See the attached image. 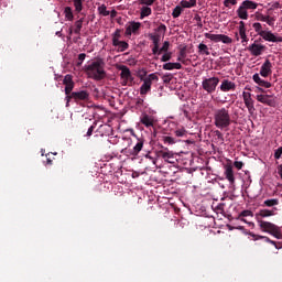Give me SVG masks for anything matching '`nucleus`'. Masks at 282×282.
Segmentation results:
<instances>
[{"mask_svg": "<svg viewBox=\"0 0 282 282\" xmlns=\"http://www.w3.org/2000/svg\"><path fill=\"white\" fill-rule=\"evenodd\" d=\"M241 4L247 10H257V8H259V3L251 0H245Z\"/></svg>", "mask_w": 282, "mask_h": 282, "instance_id": "obj_29", "label": "nucleus"}, {"mask_svg": "<svg viewBox=\"0 0 282 282\" xmlns=\"http://www.w3.org/2000/svg\"><path fill=\"white\" fill-rule=\"evenodd\" d=\"M121 37H122V31L120 29H117L112 33V45H118V43L120 42Z\"/></svg>", "mask_w": 282, "mask_h": 282, "instance_id": "obj_32", "label": "nucleus"}, {"mask_svg": "<svg viewBox=\"0 0 282 282\" xmlns=\"http://www.w3.org/2000/svg\"><path fill=\"white\" fill-rule=\"evenodd\" d=\"M252 28L254 32L263 39V41H268V43H282V36L279 35V33H272V31L263 30V25H261V23L256 22L252 24Z\"/></svg>", "mask_w": 282, "mask_h": 282, "instance_id": "obj_3", "label": "nucleus"}, {"mask_svg": "<svg viewBox=\"0 0 282 282\" xmlns=\"http://www.w3.org/2000/svg\"><path fill=\"white\" fill-rule=\"evenodd\" d=\"M275 210L279 209L276 207L272 209H260L259 213L256 214L257 221H263L262 219H265V217H274V215H276Z\"/></svg>", "mask_w": 282, "mask_h": 282, "instance_id": "obj_8", "label": "nucleus"}, {"mask_svg": "<svg viewBox=\"0 0 282 282\" xmlns=\"http://www.w3.org/2000/svg\"><path fill=\"white\" fill-rule=\"evenodd\" d=\"M156 156L162 158V160H164V162H169V164H173V152L169 151L166 148L165 151H156Z\"/></svg>", "mask_w": 282, "mask_h": 282, "instance_id": "obj_18", "label": "nucleus"}, {"mask_svg": "<svg viewBox=\"0 0 282 282\" xmlns=\"http://www.w3.org/2000/svg\"><path fill=\"white\" fill-rule=\"evenodd\" d=\"M281 155H282V147L278 148V149L274 151V159H275V160H281Z\"/></svg>", "mask_w": 282, "mask_h": 282, "instance_id": "obj_50", "label": "nucleus"}, {"mask_svg": "<svg viewBox=\"0 0 282 282\" xmlns=\"http://www.w3.org/2000/svg\"><path fill=\"white\" fill-rule=\"evenodd\" d=\"M252 79L257 85H260V83L263 80L257 73L252 76Z\"/></svg>", "mask_w": 282, "mask_h": 282, "instance_id": "obj_58", "label": "nucleus"}, {"mask_svg": "<svg viewBox=\"0 0 282 282\" xmlns=\"http://www.w3.org/2000/svg\"><path fill=\"white\" fill-rule=\"evenodd\" d=\"M94 129H96V126H90L89 128H88V131H87V133H86V135L89 138V137H91V134L94 133Z\"/></svg>", "mask_w": 282, "mask_h": 282, "instance_id": "obj_62", "label": "nucleus"}, {"mask_svg": "<svg viewBox=\"0 0 282 282\" xmlns=\"http://www.w3.org/2000/svg\"><path fill=\"white\" fill-rule=\"evenodd\" d=\"M64 15L66 21H74V10H72V7L64 8Z\"/></svg>", "mask_w": 282, "mask_h": 282, "instance_id": "obj_33", "label": "nucleus"}, {"mask_svg": "<svg viewBox=\"0 0 282 282\" xmlns=\"http://www.w3.org/2000/svg\"><path fill=\"white\" fill-rule=\"evenodd\" d=\"M74 28H75L73 30L74 34H80V31L83 30V23L78 22V20H77L74 23Z\"/></svg>", "mask_w": 282, "mask_h": 282, "instance_id": "obj_41", "label": "nucleus"}, {"mask_svg": "<svg viewBox=\"0 0 282 282\" xmlns=\"http://www.w3.org/2000/svg\"><path fill=\"white\" fill-rule=\"evenodd\" d=\"M248 236L252 237V241H259V239H263L265 241V243H271V246H274V248H276V250H281V247H279L276 241L270 239L268 236L256 235L252 231H249Z\"/></svg>", "mask_w": 282, "mask_h": 282, "instance_id": "obj_9", "label": "nucleus"}, {"mask_svg": "<svg viewBox=\"0 0 282 282\" xmlns=\"http://www.w3.org/2000/svg\"><path fill=\"white\" fill-rule=\"evenodd\" d=\"M230 4L231 6H237V0H225L224 1L225 8H230Z\"/></svg>", "mask_w": 282, "mask_h": 282, "instance_id": "obj_52", "label": "nucleus"}, {"mask_svg": "<svg viewBox=\"0 0 282 282\" xmlns=\"http://www.w3.org/2000/svg\"><path fill=\"white\" fill-rule=\"evenodd\" d=\"M86 72L88 78H93V80H102L107 76V73L105 72V61L98 58L86 67Z\"/></svg>", "mask_w": 282, "mask_h": 282, "instance_id": "obj_1", "label": "nucleus"}, {"mask_svg": "<svg viewBox=\"0 0 282 282\" xmlns=\"http://www.w3.org/2000/svg\"><path fill=\"white\" fill-rule=\"evenodd\" d=\"M85 58H87V54L82 53V54L78 55L77 67H80V65H83Z\"/></svg>", "mask_w": 282, "mask_h": 282, "instance_id": "obj_46", "label": "nucleus"}, {"mask_svg": "<svg viewBox=\"0 0 282 282\" xmlns=\"http://www.w3.org/2000/svg\"><path fill=\"white\" fill-rule=\"evenodd\" d=\"M242 98L249 113H254V100H252V94L243 91Z\"/></svg>", "mask_w": 282, "mask_h": 282, "instance_id": "obj_11", "label": "nucleus"}, {"mask_svg": "<svg viewBox=\"0 0 282 282\" xmlns=\"http://www.w3.org/2000/svg\"><path fill=\"white\" fill-rule=\"evenodd\" d=\"M156 32H163V34H166V25L160 24L156 29Z\"/></svg>", "mask_w": 282, "mask_h": 282, "instance_id": "obj_60", "label": "nucleus"}, {"mask_svg": "<svg viewBox=\"0 0 282 282\" xmlns=\"http://www.w3.org/2000/svg\"><path fill=\"white\" fill-rule=\"evenodd\" d=\"M158 0H138L139 6H144L151 8L153 3H155Z\"/></svg>", "mask_w": 282, "mask_h": 282, "instance_id": "obj_40", "label": "nucleus"}, {"mask_svg": "<svg viewBox=\"0 0 282 282\" xmlns=\"http://www.w3.org/2000/svg\"><path fill=\"white\" fill-rule=\"evenodd\" d=\"M164 144H175V139L173 137H162Z\"/></svg>", "mask_w": 282, "mask_h": 282, "instance_id": "obj_43", "label": "nucleus"}, {"mask_svg": "<svg viewBox=\"0 0 282 282\" xmlns=\"http://www.w3.org/2000/svg\"><path fill=\"white\" fill-rule=\"evenodd\" d=\"M272 74V62L270 59H265L260 68V76L263 78H268Z\"/></svg>", "mask_w": 282, "mask_h": 282, "instance_id": "obj_17", "label": "nucleus"}, {"mask_svg": "<svg viewBox=\"0 0 282 282\" xmlns=\"http://www.w3.org/2000/svg\"><path fill=\"white\" fill-rule=\"evenodd\" d=\"M219 85V77H204L202 82V87L206 94H215Z\"/></svg>", "mask_w": 282, "mask_h": 282, "instance_id": "obj_5", "label": "nucleus"}, {"mask_svg": "<svg viewBox=\"0 0 282 282\" xmlns=\"http://www.w3.org/2000/svg\"><path fill=\"white\" fill-rule=\"evenodd\" d=\"M112 45L113 47H118L117 52H127V50H129V43L124 41H119V43Z\"/></svg>", "mask_w": 282, "mask_h": 282, "instance_id": "obj_31", "label": "nucleus"}, {"mask_svg": "<svg viewBox=\"0 0 282 282\" xmlns=\"http://www.w3.org/2000/svg\"><path fill=\"white\" fill-rule=\"evenodd\" d=\"M263 207L274 208V206H279V198H270L263 202Z\"/></svg>", "mask_w": 282, "mask_h": 282, "instance_id": "obj_30", "label": "nucleus"}, {"mask_svg": "<svg viewBox=\"0 0 282 282\" xmlns=\"http://www.w3.org/2000/svg\"><path fill=\"white\" fill-rule=\"evenodd\" d=\"M226 206L225 203H219L216 207L215 210H217V213H224V207Z\"/></svg>", "mask_w": 282, "mask_h": 282, "instance_id": "obj_55", "label": "nucleus"}, {"mask_svg": "<svg viewBox=\"0 0 282 282\" xmlns=\"http://www.w3.org/2000/svg\"><path fill=\"white\" fill-rule=\"evenodd\" d=\"M174 135H176V138H184V135H186V130L185 129L175 130Z\"/></svg>", "mask_w": 282, "mask_h": 282, "instance_id": "obj_45", "label": "nucleus"}, {"mask_svg": "<svg viewBox=\"0 0 282 282\" xmlns=\"http://www.w3.org/2000/svg\"><path fill=\"white\" fill-rule=\"evenodd\" d=\"M232 120L230 119V111L228 108H220L215 110L214 124L217 129H228Z\"/></svg>", "mask_w": 282, "mask_h": 282, "instance_id": "obj_2", "label": "nucleus"}, {"mask_svg": "<svg viewBox=\"0 0 282 282\" xmlns=\"http://www.w3.org/2000/svg\"><path fill=\"white\" fill-rule=\"evenodd\" d=\"M276 21V18L275 17H270V15H268V18H267V23L269 24V25H274V22Z\"/></svg>", "mask_w": 282, "mask_h": 282, "instance_id": "obj_57", "label": "nucleus"}, {"mask_svg": "<svg viewBox=\"0 0 282 282\" xmlns=\"http://www.w3.org/2000/svg\"><path fill=\"white\" fill-rule=\"evenodd\" d=\"M182 12H184V9L178 4L173 9L172 17L173 19H180L182 15Z\"/></svg>", "mask_w": 282, "mask_h": 282, "instance_id": "obj_36", "label": "nucleus"}, {"mask_svg": "<svg viewBox=\"0 0 282 282\" xmlns=\"http://www.w3.org/2000/svg\"><path fill=\"white\" fill-rule=\"evenodd\" d=\"M127 85H131V79H123L122 86L127 87Z\"/></svg>", "mask_w": 282, "mask_h": 282, "instance_id": "obj_64", "label": "nucleus"}, {"mask_svg": "<svg viewBox=\"0 0 282 282\" xmlns=\"http://www.w3.org/2000/svg\"><path fill=\"white\" fill-rule=\"evenodd\" d=\"M141 124H144L147 127V129H149V127H153V124H155V120H153V117L149 116V115H143L140 119Z\"/></svg>", "mask_w": 282, "mask_h": 282, "instance_id": "obj_23", "label": "nucleus"}, {"mask_svg": "<svg viewBox=\"0 0 282 282\" xmlns=\"http://www.w3.org/2000/svg\"><path fill=\"white\" fill-rule=\"evenodd\" d=\"M73 100L74 102H87L89 100V91L87 90H79L73 91Z\"/></svg>", "mask_w": 282, "mask_h": 282, "instance_id": "obj_10", "label": "nucleus"}, {"mask_svg": "<svg viewBox=\"0 0 282 282\" xmlns=\"http://www.w3.org/2000/svg\"><path fill=\"white\" fill-rule=\"evenodd\" d=\"M239 217H252V212L251 210H242L239 215Z\"/></svg>", "mask_w": 282, "mask_h": 282, "instance_id": "obj_54", "label": "nucleus"}, {"mask_svg": "<svg viewBox=\"0 0 282 282\" xmlns=\"http://www.w3.org/2000/svg\"><path fill=\"white\" fill-rule=\"evenodd\" d=\"M184 58H186V48H182V50L180 51L177 61H184Z\"/></svg>", "mask_w": 282, "mask_h": 282, "instance_id": "obj_51", "label": "nucleus"}, {"mask_svg": "<svg viewBox=\"0 0 282 282\" xmlns=\"http://www.w3.org/2000/svg\"><path fill=\"white\" fill-rule=\"evenodd\" d=\"M180 6L182 7L183 10L184 8H195V6H197V0H182L180 2Z\"/></svg>", "mask_w": 282, "mask_h": 282, "instance_id": "obj_34", "label": "nucleus"}, {"mask_svg": "<svg viewBox=\"0 0 282 282\" xmlns=\"http://www.w3.org/2000/svg\"><path fill=\"white\" fill-rule=\"evenodd\" d=\"M219 89L224 94L235 91V89H237V84H235V82H230L229 79H223Z\"/></svg>", "mask_w": 282, "mask_h": 282, "instance_id": "obj_13", "label": "nucleus"}, {"mask_svg": "<svg viewBox=\"0 0 282 282\" xmlns=\"http://www.w3.org/2000/svg\"><path fill=\"white\" fill-rule=\"evenodd\" d=\"M135 107H137V109H142V107H144V99L137 98Z\"/></svg>", "mask_w": 282, "mask_h": 282, "instance_id": "obj_48", "label": "nucleus"}, {"mask_svg": "<svg viewBox=\"0 0 282 282\" xmlns=\"http://www.w3.org/2000/svg\"><path fill=\"white\" fill-rule=\"evenodd\" d=\"M214 135L217 138V140H220V142H224V133H221V131L215 130Z\"/></svg>", "mask_w": 282, "mask_h": 282, "instance_id": "obj_47", "label": "nucleus"}, {"mask_svg": "<svg viewBox=\"0 0 282 282\" xmlns=\"http://www.w3.org/2000/svg\"><path fill=\"white\" fill-rule=\"evenodd\" d=\"M252 56H261L265 51V45L253 43L248 47Z\"/></svg>", "mask_w": 282, "mask_h": 282, "instance_id": "obj_16", "label": "nucleus"}, {"mask_svg": "<svg viewBox=\"0 0 282 282\" xmlns=\"http://www.w3.org/2000/svg\"><path fill=\"white\" fill-rule=\"evenodd\" d=\"M169 47H171V43L169 41H165L161 48H159V52L156 53L158 56L160 54H164V52H169Z\"/></svg>", "mask_w": 282, "mask_h": 282, "instance_id": "obj_38", "label": "nucleus"}, {"mask_svg": "<svg viewBox=\"0 0 282 282\" xmlns=\"http://www.w3.org/2000/svg\"><path fill=\"white\" fill-rule=\"evenodd\" d=\"M258 102H261L262 105H267L268 107H275L276 100L272 98V95H257Z\"/></svg>", "mask_w": 282, "mask_h": 282, "instance_id": "obj_12", "label": "nucleus"}, {"mask_svg": "<svg viewBox=\"0 0 282 282\" xmlns=\"http://www.w3.org/2000/svg\"><path fill=\"white\" fill-rule=\"evenodd\" d=\"M239 36L241 39V43H248V35H246V22H239Z\"/></svg>", "mask_w": 282, "mask_h": 282, "instance_id": "obj_22", "label": "nucleus"}, {"mask_svg": "<svg viewBox=\"0 0 282 282\" xmlns=\"http://www.w3.org/2000/svg\"><path fill=\"white\" fill-rule=\"evenodd\" d=\"M151 82L143 79V84L140 87V95L141 96H147L149 91H151Z\"/></svg>", "mask_w": 282, "mask_h": 282, "instance_id": "obj_24", "label": "nucleus"}, {"mask_svg": "<svg viewBox=\"0 0 282 282\" xmlns=\"http://www.w3.org/2000/svg\"><path fill=\"white\" fill-rule=\"evenodd\" d=\"M234 166H235L238 171H241V169H243V162H241V161H235V162H234Z\"/></svg>", "mask_w": 282, "mask_h": 282, "instance_id": "obj_56", "label": "nucleus"}, {"mask_svg": "<svg viewBox=\"0 0 282 282\" xmlns=\"http://www.w3.org/2000/svg\"><path fill=\"white\" fill-rule=\"evenodd\" d=\"M120 69V76L122 80H130V83H133V75H131V69H129L127 66L121 65L119 67Z\"/></svg>", "mask_w": 282, "mask_h": 282, "instance_id": "obj_19", "label": "nucleus"}, {"mask_svg": "<svg viewBox=\"0 0 282 282\" xmlns=\"http://www.w3.org/2000/svg\"><path fill=\"white\" fill-rule=\"evenodd\" d=\"M194 20L197 21L198 28H204V24L202 23V17H199V14H196Z\"/></svg>", "mask_w": 282, "mask_h": 282, "instance_id": "obj_59", "label": "nucleus"}, {"mask_svg": "<svg viewBox=\"0 0 282 282\" xmlns=\"http://www.w3.org/2000/svg\"><path fill=\"white\" fill-rule=\"evenodd\" d=\"M258 226L262 232H268V235H272V237H275V239H282L281 228L273 223L258 220Z\"/></svg>", "mask_w": 282, "mask_h": 282, "instance_id": "obj_4", "label": "nucleus"}, {"mask_svg": "<svg viewBox=\"0 0 282 282\" xmlns=\"http://www.w3.org/2000/svg\"><path fill=\"white\" fill-rule=\"evenodd\" d=\"M83 3H85V0H73V6L77 14L83 12Z\"/></svg>", "mask_w": 282, "mask_h": 282, "instance_id": "obj_35", "label": "nucleus"}, {"mask_svg": "<svg viewBox=\"0 0 282 282\" xmlns=\"http://www.w3.org/2000/svg\"><path fill=\"white\" fill-rule=\"evenodd\" d=\"M143 79L150 80V85H153V80H155V82L160 80V78L158 77V75H155V73H152V74L148 75Z\"/></svg>", "mask_w": 282, "mask_h": 282, "instance_id": "obj_42", "label": "nucleus"}, {"mask_svg": "<svg viewBox=\"0 0 282 282\" xmlns=\"http://www.w3.org/2000/svg\"><path fill=\"white\" fill-rule=\"evenodd\" d=\"M260 87H264L265 89H270V87H272V84L270 82L267 80H261L259 84Z\"/></svg>", "mask_w": 282, "mask_h": 282, "instance_id": "obj_49", "label": "nucleus"}, {"mask_svg": "<svg viewBox=\"0 0 282 282\" xmlns=\"http://www.w3.org/2000/svg\"><path fill=\"white\" fill-rule=\"evenodd\" d=\"M142 149H144V139L140 138L137 140L133 149H123L121 153H123V155L135 158L140 154V151H142Z\"/></svg>", "mask_w": 282, "mask_h": 282, "instance_id": "obj_6", "label": "nucleus"}, {"mask_svg": "<svg viewBox=\"0 0 282 282\" xmlns=\"http://www.w3.org/2000/svg\"><path fill=\"white\" fill-rule=\"evenodd\" d=\"M151 14H153V10L151 9V7H141L140 19H147V17H151Z\"/></svg>", "mask_w": 282, "mask_h": 282, "instance_id": "obj_27", "label": "nucleus"}, {"mask_svg": "<svg viewBox=\"0 0 282 282\" xmlns=\"http://www.w3.org/2000/svg\"><path fill=\"white\" fill-rule=\"evenodd\" d=\"M236 14L242 19V21H248V9H245L242 4L237 9Z\"/></svg>", "mask_w": 282, "mask_h": 282, "instance_id": "obj_25", "label": "nucleus"}, {"mask_svg": "<svg viewBox=\"0 0 282 282\" xmlns=\"http://www.w3.org/2000/svg\"><path fill=\"white\" fill-rule=\"evenodd\" d=\"M225 176L230 184H235V171H232V165H227L225 167Z\"/></svg>", "mask_w": 282, "mask_h": 282, "instance_id": "obj_21", "label": "nucleus"}, {"mask_svg": "<svg viewBox=\"0 0 282 282\" xmlns=\"http://www.w3.org/2000/svg\"><path fill=\"white\" fill-rule=\"evenodd\" d=\"M268 17H269V15L260 14V15L258 17V21H262L263 23H267V22H268Z\"/></svg>", "mask_w": 282, "mask_h": 282, "instance_id": "obj_61", "label": "nucleus"}, {"mask_svg": "<svg viewBox=\"0 0 282 282\" xmlns=\"http://www.w3.org/2000/svg\"><path fill=\"white\" fill-rule=\"evenodd\" d=\"M140 28H142V23L135 21L130 22V24L126 28V36L138 34Z\"/></svg>", "mask_w": 282, "mask_h": 282, "instance_id": "obj_15", "label": "nucleus"}, {"mask_svg": "<svg viewBox=\"0 0 282 282\" xmlns=\"http://www.w3.org/2000/svg\"><path fill=\"white\" fill-rule=\"evenodd\" d=\"M109 14H110V19H116L118 17V11L112 10Z\"/></svg>", "mask_w": 282, "mask_h": 282, "instance_id": "obj_63", "label": "nucleus"}, {"mask_svg": "<svg viewBox=\"0 0 282 282\" xmlns=\"http://www.w3.org/2000/svg\"><path fill=\"white\" fill-rule=\"evenodd\" d=\"M99 14H101V17H109L110 11L107 10V6L106 4H101L97 8Z\"/></svg>", "mask_w": 282, "mask_h": 282, "instance_id": "obj_37", "label": "nucleus"}, {"mask_svg": "<svg viewBox=\"0 0 282 282\" xmlns=\"http://www.w3.org/2000/svg\"><path fill=\"white\" fill-rule=\"evenodd\" d=\"M205 39H209L214 43H225V45H230L232 43V39L225 34H213V33H205Z\"/></svg>", "mask_w": 282, "mask_h": 282, "instance_id": "obj_7", "label": "nucleus"}, {"mask_svg": "<svg viewBox=\"0 0 282 282\" xmlns=\"http://www.w3.org/2000/svg\"><path fill=\"white\" fill-rule=\"evenodd\" d=\"M279 8H281L280 2H272L271 7L268 9V13L270 14V12H272V10H279Z\"/></svg>", "mask_w": 282, "mask_h": 282, "instance_id": "obj_44", "label": "nucleus"}, {"mask_svg": "<svg viewBox=\"0 0 282 282\" xmlns=\"http://www.w3.org/2000/svg\"><path fill=\"white\" fill-rule=\"evenodd\" d=\"M74 91H72L70 94H66L65 100H66V107H69V102H72V100H74L73 97Z\"/></svg>", "mask_w": 282, "mask_h": 282, "instance_id": "obj_53", "label": "nucleus"}, {"mask_svg": "<svg viewBox=\"0 0 282 282\" xmlns=\"http://www.w3.org/2000/svg\"><path fill=\"white\" fill-rule=\"evenodd\" d=\"M171 58H173V53L172 52H164L162 57H161V62L162 63H169V61H171Z\"/></svg>", "mask_w": 282, "mask_h": 282, "instance_id": "obj_39", "label": "nucleus"}, {"mask_svg": "<svg viewBox=\"0 0 282 282\" xmlns=\"http://www.w3.org/2000/svg\"><path fill=\"white\" fill-rule=\"evenodd\" d=\"M63 85H65V94L69 95L72 91H74V77L69 74L65 75L63 79Z\"/></svg>", "mask_w": 282, "mask_h": 282, "instance_id": "obj_14", "label": "nucleus"}, {"mask_svg": "<svg viewBox=\"0 0 282 282\" xmlns=\"http://www.w3.org/2000/svg\"><path fill=\"white\" fill-rule=\"evenodd\" d=\"M198 54L200 56H210V50L208 48V45L204 43L198 44Z\"/></svg>", "mask_w": 282, "mask_h": 282, "instance_id": "obj_28", "label": "nucleus"}, {"mask_svg": "<svg viewBox=\"0 0 282 282\" xmlns=\"http://www.w3.org/2000/svg\"><path fill=\"white\" fill-rule=\"evenodd\" d=\"M163 69H165L166 72H171L173 69H182V64L169 62L163 65Z\"/></svg>", "mask_w": 282, "mask_h": 282, "instance_id": "obj_26", "label": "nucleus"}, {"mask_svg": "<svg viewBox=\"0 0 282 282\" xmlns=\"http://www.w3.org/2000/svg\"><path fill=\"white\" fill-rule=\"evenodd\" d=\"M160 34H150V41L153 43L152 54L155 56L160 50Z\"/></svg>", "mask_w": 282, "mask_h": 282, "instance_id": "obj_20", "label": "nucleus"}]
</instances>
